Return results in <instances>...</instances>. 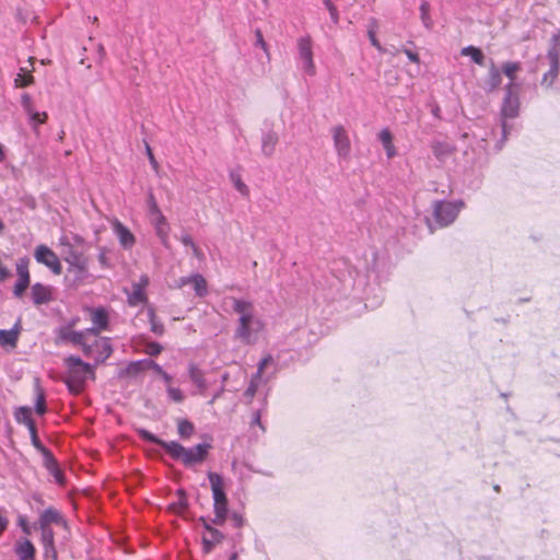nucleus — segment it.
<instances>
[{"label": "nucleus", "mask_w": 560, "mask_h": 560, "mask_svg": "<svg viewBox=\"0 0 560 560\" xmlns=\"http://www.w3.org/2000/svg\"><path fill=\"white\" fill-rule=\"evenodd\" d=\"M255 36H256V43L255 45L260 47L267 55H268V48H267V44L264 39V36H262V33L260 30H256L255 31Z\"/></svg>", "instance_id": "4d7b16f0"}, {"label": "nucleus", "mask_w": 560, "mask_h": 560, "mask_svg": "<svg viewBox=\"0 0 560 560\" xmlns=\"http://www.w3.org/2000/svg\"><path fill=\"white\" fill-rule=\"evenodd\" d=\"M145 365L148 368H151L159 375H161L164 372L163 368L161 365H159L156 362H154L153 360H150V359L145 360Z\"/></svg>", "instance_id": "052dcab7"}, {"label": "nucleus", "mask_w": 560, "mask_h": 560, "mask_svg": "<svg viewBox=\"0 0 560 560\" xmlns=\"http://www.w3.org/2000/svg\"><path fill=\"white\" fill-rule=\"evenodd\" d=\"M429 9H430V5L428 2H422L421 5H420V12H421V20L424 24L425 27H430L431 26V19L429 16Z\"/></svg>", "instance_id": "de8ad7c7"}, {"label": "nucleus", "mask_w": 560, "mask_h": 560, "mask_svg": "<svg viewBox=\"0 0 560 560\" xmlns=\"http://www.w3.org/2000/svg\"><path fill=\"white\" fill-rule=\"evenodd\" d=\"M14 552L19 560H36V549L33 542L26 538L20 539L14 545Z\"/></svg>", "instance_id": "5701e85b"}, {"label": "nucleus", "mask_w": 560, "mask_h": 560, "mask_svg": "<svg viewBox=\"0 0 560 560\" xmlns=\"http://www.w3.org/2000/svg\"><path fill=\"white\" fill-rule=\"evenodd\" d=\"M62 516L55 508L44 510L39 516V527H49L50 524H59Z\"/></svg>", "instance_id": "cd10ccee"}, {"label": "nucleus", "mask_w": 560, "mask_h": 560, "mask_svg": "<svg viewBox=\"0 0 560 560\" xmlns=\"http://www.w3.org/2000/svg\"><path fill=\"white\" fill-rule=\"evenodd\" d=\"M145 151H147V155L149 158V161L151 163V165L156 168L158 167V162L155 161V158L153 155V152L150 148V145L148 143H145Z\"/></svg>", "instance_id": "e2e57ef3"}, {"label": "nucleus", "mask_w": 560, "mask_h": 560, "mask_svg": "<svg viewBox=\"0 0 560 560\" xmlns=\"http://www.w3.org/2000/svg\"><path fill=\"white\" fill-rule=\"evenodd\" d=\"M69 267L67 269L68 276L71 277V282L74 287H79L90 277L89 260L83 253L75 250L71 246L65 257Z\"/></svg>", "instance_id": "0eeeda50"}, {"label": "nucleus", "mask_w": 560, "mask_h": 560, "mask_svg": "<svg viewBox=\"0 0 560 560\" xmlns=\"http://www.w3.org/2000/svg\"><path fill=\"white\" fill-rule=\"evenodd\" d=\"M192 279H194V275L191 276H186V277H180L177 282H176V287L182 289L184 288L185 285H188V284H191L192 283Z\"/></svg>", "instance_id": "bf43d9fd"}, {"label": "nucleus", "mask_w": 560, "mask_h": 560, "mask_svg": "<svg viewBox=\"0 0 560 560\" xmlns=\"http://www.w3.org/2000/svg\"><path fill=\"white\" fill-rule=\"evenodd\" d=\"M32 301L35 305L47 304L52 300V289L40 282H36L31 288Z\"/></svg>", "instance_id": "aec40b11"}, {"label": "nucleus", "mask_w": 560, "mask_h": 560, "mask_svg": "<svg viewBox=\"0 0 560 560\" xmlns=\"http://www.w3.org/2000/svg\"><path fill=\"white\" fill-rule=\"evenodd\" d=\"M180 242L185 245V246H189L190 248L195 245L192 238L188 235V234H184L180 236Z\"/></svg>", "instance_id": "0e129e2a"}, {"label": "nucleus", "mask_w": 560, "mask_h": 560, "mask_svg": "<svg viewBox=\"0 0 560 560\" xmlns=\"http://www.w3.org/2000/svg\"><path fill=\"white\" fill-rule=\"evenodd\" d=\"M33 75L31 73H27L25 69H21V72L18 73L16 78L14 79L15 86L18 88H25L33 83Z\"/></svg>", "instance_id": "a19ab883"}, {"label": "nucleus", "mask_w": 560, "mask_h": 560, "mask_svg": "<svg viewBox=\"0 0 560 560\" xmlns=\"http://www.w3.org/2000/svg\"><path fill=\"white\" fill-rule=\"evenodd\" d=\"M148 207H149V215L151 219L154 217H158L159 213H162L161 210L159 209L155 198L152 194L149 195Z\"/></svg>", "instance_id": "49530a36"}, {"label": "nucleus", "mask_w": 560, "mask_h": 560, "mask_svg": "<svg viewBox=\"0 0 560 560\" xmlns=\"http://www.w3.org/2000/svg\"><path fill=\"white\" fill-rule=\"evenodd\" d=\"M188 374L190 381L196 385L198 392L203 394L208 388L207 381L205 378L203 372L195 364L190 363L188 366Z\"/></svg>", "instance_id": "a878e982"}, {"label": "nucleus", "mask_w": 560, "mask_h": 560, "mask_svg": "<svg viewBox=\"0 0 560 560\" xmlns=\"http://www.w3.org/2000/svg\"><path fill=\"white\" fill-rule=\"evenodd\" d=\"M205 526V534L202 536V550L209 553L212 549L224 539V535L219 529L211 526L205 518L201 520Z\"/></svg>", "instance_id": "f3484780"}, {"label": "nucleus", "mask_w": 560, "mask_h": 560, "mask_svg": "<svg viewBox=\"0 0 560 560\" xmlns=\"http://www.w3.org/2000/svg\"><path fill=\"white\" fill-rule=\"evenodd\" d=\"M453 147L444 141H435L432 144V152L434 156L441 161L445 160L451 155Z\"/></svg>", "instance_id": "7c9ffc66"}, {"label": "nucleus", "mask_w": 560, "mask_h": 560, "mask_svg": "<svg viewBox=\"0 0 560 560\" xmlns=\"http://www.w3.org/2000/svg\"><path fill=\"white\" fill-rule=\"evenodd\" d=\"M19 338V329L16 327L12 329L0 330V346L15 347Z\"/></svg>", "instance_id": "c756f323"}, {"label": "nucleus", "mask_w": 560, "mask_h": 560, "mask_svg": "<svg viewBox=\"0 0 560 560\" xmlns=\"http://www.w3.org/2000/svg\"><path fill=\"white\" fill-rule=\"evenodd\" d=\"M42 455L45 468L55 478L56 482L60 486L65 485L63 472L60 470L54 454L47 450Z\"/></svg>", "instance_id": "412c9836"}, {"label": "nucleus", "mask_w": 560, "mask_h": 560, "mask_svg": "<svg viewBox=\"0 0 560 560\" xmlns=\"http://www.w3.org/2000/svg\"><path fill=\"white\" fill-rule=\"evenodd\" d=\"M191 285L197 296L203 298L208 294L207 281L202 275L194 273Z\"/></svg>", "instance_id": "72a5a7b5"}, {"label": "nucleus", "mask_w": 560, "mask_h": 560, "mask_svg": "<svg viewBox=\"0 0 560 560\" xmlns=\"http://www.w3.org/2000/svg\"><path fill=\"white\" fill-rule=\"evenodd\" d=\"M68 369V376L75 378V382H84L88 377H94L95 365L84 362L80 357L69 355L65 359Z\"/></svg>", "instance_id": "9b49d317"}, {"label": "nucleus", "mask_w": 560, "mask_h": 560, "mask_svg": "<svg viewBox=\"0 0 560 560\" xmlns=\"http://www.w3.org/2000/svg\"><path fill=\"white\" fill-rule=\"evenodd\" d=\"M334 145L340 160H348L351 152V142L343 126L338 125L331 130Z\"/></svg>", "instance_id": "4468645a"}, {"label": "nucleus", "mask_w": 560, "mask_h": 560, "mask_svg": "<svg viewBox=\"0 0 560 560\" xmlns=\"http://www.w3.org/2000/svg\"><path fill=\"white\" fill-rule=\"evenodd\" d=\"M81 349L86 358L94 360V365L105 362L113 352L110 339L107 337H100L92 343L85 340Z\"/></svg>", "instance_id": "9d476101"}, {"label": "nucleus", "mask_w": 560, "mask_h": 560, "mask_svg": "<svg viewBox=\"0 0 560 560\" xmlns=\"http://www.w3.org/2000/svg\"><path fill=\"white\" fill-rule=\"evenodd\" d=\"M91 320L93 323V327L85 329L88 335L98 336L100 331L105 330L108 327V314L103 307L92 311Z\"/></svg>", "instance_id": "6ab92c4d"}, {"label": "nucleus", "mask_w": 560, "mask_h": 560, "mask_svg": "<svg viewBox=\"0 0 560 560\" xmlns=\"http://www.w3.org/2000/svg\"><path fill=\"white\" fill-rule=\"evenodd\" d=\"M208 479L212 490L214 517L212 524L222 526L229 516L228 498L223 489V479L217 472H208Z\"/></svg>", "instance_id": "39448f33"}, {"label": "nucleus", "mask_w": 560, "mask_h": 560, "mask_svg": "<svg viewBox=\"0 0 560 560\" xmlns=\"http://www.w3.org/2000/svg\"><path fill=\"white\" fill-rule=\"evenodd\" d=\"M148 320L150 323V329L153 334L162 336L164 334V325L156 318L153 307H148L145 311Z\"/></svg>", "instance_id": "473e14b6"}, {"label": "nucleus", "mask_w": 560, "mask_h": 560, "mask_svg": "<svg viewBox=\"0 0 560 560\" xmlns=\"http://www.w3.org/2000/svg\"><path fill=\"white\" fill-rule=\"evenodd\" d=\"M211 447L210 443L205 442L187 448L176 441H170V444H165V452L185 467H192L206 460Z\"/></svg>", "instance_id": "20e7f679"}, {"label": "nucleus", "mask_w": 560, "mask_h": 560, "mask_svg": "<svg viewBox=\"0 0 560 560\" xmlns=\"http://www.w3.org/2000/svg\"><path fill=\"white\" fill-rule=\"evenodd\" d=\"M65 383L69 392L75 395L80 394L84 387V382H75V378L69 376H67Z\"/></svg>", "instance_id": "c03bdc74"}, {"label": "nucleus", "mask_w": 560, "mask_h": 560, "mask_svg": "<svg viewBox=\"0 0 560 560\" xmlns=\"http://www.w3.org/2000/svg\"><path fill=\"white\" fill-rule=\"evenodd\" d=\"M34 258L38 264L46 266L54 275H60L62 272L58 256L48 246L44 244L36 246Z\"/></svg>", "instance_id": "f8f14e48"}, {"label": "nucleus", "mask_w": 560, "mask_h": 560, "mask_svg": "<svg viewBox=\"0 0 560 560\" xmlns=\"http://www.w3.org/2000/svg\"><path fill=\"white\" fill-rule=\"evenodd\" d=\"M560 31L552 35L550 39L547 59L549 62V70L544 73L540 84L550 88L559 74L560 67Z\"/></svg>", "instance_id": "1a4fd4ad"}, {"label": "nucleus", "mask_w": 560, "mask_h": 560, "mask_svg": "<svg viewBox=\"0 0 560 560\" xmlns=\"http://www.w3.org/2000/svg\"><path fill=\"white\" fill-rule=\"evenodd\" d=\"M520 105V84H505L504 97L500 108L501 139L497 144L498 150L502 149L513 128V126L508 122V119H514L518 116Z\"/></svg>", "instance_id": "7ed1b4c3"}, {"label": "nucleus", "mask_w": 560, "mask_h": 560, "mask_svg": "<svg viewBox=\"0 0 560 560\" xmlns=\"http://www.w3.org/2000/svg\"><path fill=\"white\" fill-rule=\"evenodd\" d=\"M35 411L39 416H43L46 412L45 397L43 394L38 395V397L36 399Z\"/></svg>", "instance_id": "864d4df0"}, {"label": "nucleus", "mask_w": 560, "mask_h": 560, "mask_svg": "<svg viewBox=\"0 0 560 560\" xmlns=\"http://www.w3.org/2000/svg\"><path fill=\"white\" fill-rule=\"evenodd\" d=\"M501 82H502L501 71L495 66L494 61L491 60L490 66H489L488 77L485 80L483 89L489 93L493 92L501 85Z\"/></svg>", "instance_id": "b1692460"}, {"label": "nucleus", "mask_w": 560, "mask_h": 560, "mask_svg": "<svg viewBox=\"0 0 560 560\" xmlns=\"http://www.w3.org/2000/svg\"><path fill=\"white\" fill-rule=\"evenodd\" d=\"M191 249H192V255L197 259H199V260L203 259V253L201 252V249L196 244L191 247Z\"/></svg>", "instance_id": "774afa93"}, {"label": "nucleus", "mask_w": 560, "mask_h": 560, "mask_svg": "<svg viewBox=\"0 0 560 560\" xmlns=\"http://www.w3.org/2000/svg\"><path fill=\"white\" fill-rule=\"evenodd\" d=\"M167 396L174 402H182L184 400V394L179 388L167 386Z\"/></svg>", "instance_id": "a18cd8bd"}, {"label": "nucleus", "mask_w": 560, "mask_h": 560, "mask_svg": "<svg viewBox=\"0 0 560 560\" xmlns=\"http://www.w3.org/2000/svg\"><path fill=\"white\" fill-rule=\"evenodd\" d=\"M163 347L158 343V342H151L148 345L147 347V352L150 354V355H158L161 353Z\"/></svg>", "instance_id": "13d9d810"}, {"label": "nucleus", "mask_w": 560, "mask_h": 560, "mask_svg": "<svg viewBox=\"0 0 560 560\" xmlns=\"http://www.w3.org/2000/svg\"><path fill=\"white\" fill-rule=\"evenodd\" d=\"M97 259L103 268H108L110 266L109 259L107 257V249L105 247L101 248L97 255Z\"/></svg>", "instance_id": "6e6d98bb"}, {"label": "nucleus", "mask_w": 560, "mask_h": 560, "mask_svg": "<svg viewBox=\"0 0 560 560\" xmlns=\"http://www.w3.org/2000/svg\"><path fill=\"white\" fill-rule=\"evenodd\" d=\"M112 228L121 247H124L125 249H130L135 245V235L119 220L115 219L112 222Z\"/></svg>", "instance_id": "a211bd4d"}, {"label": "nucleus", "mask_w": 560, "mask_h": 560, "mask_svg": "<svg viewBox=\"0 0 560 560\" xmlns=\"http://www.w3.org/2000/svg\"><path fill=\"white\" fill-rule=\"evenodd\" d=\"M144 369H148V366L145 365V360H139V361L131 362L129 364L128 372L136 374Z\"/></svg>", "instance_id": "8fccbe9b"}, {"label": "nucleus", "mask_w": 560, "mask_h": 560, "mask_svg": "<svg viewBox=\"0 0 560 560\" xmlns=\"http://www.w3.org/2000/svg\"><path fill=\"white\" fill-rule=\"evenodd\" d=\"M521 69V63L517 61H506L502 63L501 72L509 78V83H516V72Z\"/></svg>", "instance_id": "2f4dec72"}, {"label": "nucleus", "mask_w": 560, "mask_h": 560, "mask_svg": "<svg viewBox=\"0 0 560 560\" xmlns=\"http://www.w3.org/2000/svg\"><path fill=\"white\" fill-rule=\"evenodd\" d=\"M327 10L329 11L332 22L338 23L339 16H338L337 8L335 5H332V7L328 8Z\"/></svg>", "instance_id": "69168bd1"}, {"label": "nucleus", "mask_w": 560, "mask_h": 560, "mask_svg": "<svg viewBox=\"0 0 560 560\" xmlns=\"http://www.w3.org/2000/svg\"><path fill=\"white\" fill-rule=\"evenodd\" d=\"M299 56L303 61V69L308 74L315 73V65L313 61L312 40L310 36L301 37L298 40Z\"/></svg>", "instance_id": "dca6fc26"}, {"label": "nucleus", "mask_w": 560, "mask_h": 560, "mask_svg": "<svg viewBox=\"0 0 560 560\" xmlns=\"http://www.w3.org/2000/svg\"><path fill=\"white\" fill-rule=\"evenodd\" d=\"M151 222L154 225L155 233H156L158 237L160 238L162 245L165 248H168L170 247V243H168L170 226L166 221V218L163 215V213H159L158 217H154L151 219Z\"/></svg>", "instance_id": "4be33fe9"}, {"label": "nucleus", "mask_w": 560, "mask_h": 560, "mask_svg": "<svg viewBox=\"0 0 560 560\" xmlns=\"http://www.w3.org/2000/svg\"><path fill=\"white\" fill-rule=\"evenodd\" d=\"M250 424H252V425H258V427H260L262 431L265 430V428H264V425H262V423H261V416H260V411H259V410H256V411L253 413Z\"/></svg>", "instance_id": "680f3d73"}, {"label": "nucleus", "mask_w": 560, "mask_h": 560, "mask_svg": "<svg viewBox=\"0 0 560 560\" xmlns=\"http://www.w3.org/2000/svg\"><path fill=\"white\" fill-rule=\"evenodd\" d=\"M463 56H469L471 60L479 66H483L485 63V55L481 49L475 46L464 47L460 51Z\"/></svg>", "instance_id": "f704fd0d"}, {"label": "nucleus", "mask_w": 560, "mask_h": 560, "mask_svg": "<svg viewBox=\"0 0 560 560\" xmlns=\"http://www.w3.org/2000/svg\"><path fill=\"white\" fill-rule=\"evenodd\" d=\"M15 420L24 425L27 424L33 420L31 409L28 407H20L15 412Z\"/></svg>", "instance_id": "79ce46f5"}, {"label": "nucleus", "mask_w": 560, "mask_h": 560, "mask_svg": "<svg viewBox=\"0 0 560 560\" xmlns=\"http://www.w3.org/2000/svg\"><path fill=\"white\" fill-rule=\"evenodd\" d=\"M277 143H278V135L272 130L265 131L261 137L262 154L266 156H271L275 152Z\"/></svg>", "instance_id": "bb28decb"}, {"label": "nucleus", "mask_w": 560, "mask_h": 560, "mask_svg": "<svg viewBox=\"0 0 560 560\" xmlns=\"http://www.w3.org/2000/svg\"><path fill=\"white\" fill-rule=\"evenodd\" d=\"M229 300L233 311L238 314L234 339L243 345H255L265 328L264 320L256 314L253 302L233 296Z\"/></svg>", "instance_id": "f03ea898"}, {"label": "nucleus", "mask_w": 560, "mask_h": 560, "mask_svg": "<svg viewBox=\"0 0 560 560\" xmlns=\"http://www.w3.org/2000/svg\"><path fill=\"white\" fill-rule=\"evenodd\" d=\"M31 435V441H32V445L38 451L40 452V454H43L45 451H47L48 448L40 442L38 435H37V431L36 432H33V433H30Z\"/></svg>", "instance_id": "3c124183"}, {"label": "nucleus", "mask_w": 560, "mask_h": 560, "mask_svg": "<svg viewBox=\"0 0 560 560\" xmlns=\"http://www.w3.org/2000/svg\"><path fill=\"white\" fill-rule=\"evenodd\" d=\"M378 27L376 19L372 18L370 20V24L368 26V37L371 42V45L375 47L380 52H383V47L378 39L376 38V30Z\"/></svg>", "instance_id": "e433bc0d"}, {"label": "nucleus", "mask_w": 560, "mask_h": 560, "mask_svg": "<svg viewBox=\"0 0 560 560\" xmlns=\"http://www.w3.org/2000/svg\"><path fill=\"white\" fill-rule=\"evenodd\" d=\"M276 372L277 364L275 359L271 355L265 357L259 362L256 373L252 376L249 385L244 392V398L246 402H252L258 387L261 384H267L276 375Z\"/></svg>", "instance_id": "423d86ee"}, {"label": "nucleus", "mask_w": 560, "mask_h": 560, "mask_svg": "<svg viewBox=\"0 0 560 560\" xmlns=\"http://www.w3.org/2000/svg\"><path fill=\"white\" fill-rule=\"evenodd\" d=\"M85 330H72L71 326H62L56 329V343H65L70 342L74 346H80L82 348L85 337H86Z\"/></svg>", "instance_id": "2eb2a0df"}, {"label": "nucleus", "mask_w": 560, "mask_h": 560, "mask_svg": "<svg viewBox=\"0 0 560 560\" xmlns=\"http://www.w3.org/2000/svg\"><path fill=\"white\" fill-rule=\"evenodd\" d=\"M405 54L406 56L408 57V59L411 61V62H418L419 61V57L416 52L409 50V49H405Z\"/></svg>", "instance_id": "338daca9"}, {"label": "nucleus", "mask_w": 560, "mask_h": 560, "mask_svg": "<svg viewBox=\"0 0 560 560\" xmlns=\"http://www.w3.org/2000/svg\"><path fill=\"white\" fill-rule=\"evenodd\" d=\"M44 560H58V555L55 545L43 547Z\"/></svg>", "instance_id": "603ef678"}, {"label": "nucleus", "mask_w": 560, "mask_h": 560, "mask_svg": "<svg viewBox=\"0 0 560 560\" xmlns=\"http://www.w3.org/2000/svg\"><path fill=\"white\" fill-rule=\"evenodd\" d=\"M230 179L235 187V189L244 197H247L249 194V189L247 185L242 180L238 172L232 170L230 172Z\"/></svg>", "instance_id": "c9c22d12"}, {"label": "nucleus", "mask_w": 560, "mask_h": 560, "mask_svg": "<svg viewBox=\"0 0 560 560\" xmlns=\"http://www.w3.org/2000/svg\"><path fill=\"white\" fill-rule=\"evenodd\" d=\"M177 432L182 439H189L194 432V424L187 419H179L177 421Z\"/></svg>", "instance_id": "4c0bfd02"}, {"label": "nucleus", "mask_w": 560, "mask_h": 560, "mask_svg": "<svg viewBox=\"0 0 560 560\" xmlns=\"http://www.w3.org/2000/svg\"><path fill=\"white\" fill-rule=\"evenodd\" d=\"M464 206V201L462 200L435 201L433 205V217L435 224L439 228H446L451 225L456 220Z\"/></svg>", "instance_id": "6e6552de"}, {"label": "nucleus", "mask_w": 560, "mask_h": 560, "mask_svg": "<svg viewBox=\"0 0 560 560\" xmlns=\"http://www.w3.org/2000/svg\"><path fill=\"white\" fill-rule=\"evenodd\" d=\"M371 262H365L363 267L352 266L349 260L340 258L334 261L331 267L332 277L338 283H331L336 290L346 295L351 291H362L366 285V275L369 271L376 270V252L371 250Z\"/></svg>", "instance_id": "f257e3e1"}, {"label": "nucleus", "mask_w": 560, "mask_h": 560, "mask_svg": "<svg viewBox=\"0 0 560 560\" xmlns=\"http://www.w3.org/2000/svg\"><path fill=\"white\" fill-rule=\"evenodd\" d=\"M42 530L40 541L43 547L55 545V534L50 527H39Z\"/></svg>", "instance_id": "37998d69"}, {"label": "nucleus", "mask_w": 560, "mask_h": 560, "mask_svg": "<svg viewBox=\"0 0 560 560\" xmlns=\"http://www.w3.org/2000/svg\"><path fill=\"white\" fill-rule=\"evenodd\" d=\"M148 284V278L144 277L141 279L140 283H133L132 284V291L130 294H128V303L131 306H136L140 303L147 302V296L143 291V287Z\"/></svg>", "instance_id": "393cba45"}, {"label": "nucleus", "mask_w": 560, "mask_h": 560, "mask_svg": "<svg viewBox=\"0 0 560 560\" xmlns=\"http://www.w3.org/2000/svg\"><path fill=\"white\" fill-rule=\"evenodd\" d=\"M137 432H138V435L143 441L160 445L161 447H163L164 451H165V444H170V442L158 438L156 435H154L153 433H151L150 431H148L145 429H138Z\"/></svg>", "instance_id": "58836bf2"}, {"label": "nucleus", "mask_w": 560, "mask_h": 560, "mask_svg": "<svg viewBox=\"0 0 560 560\" xmlns=\"http://www.w3.org/2000/svg\"><path fill=\"white\" fill-rule=\"evenodd\" d=\"M27 116L30 124L35 131H37L38 126L44 124L47 119V114L45 112H37L35 109L27 113Z\"/></svg>", "instance_id": "ea45409f"}, {"label": "nucleus", "mask_w": 560, "mask_h": 560, "mask_svg": "<svg viewBox=\"0 0 560 560\" xmlns=\"http://www.w3.org/2000/svg\"><path fill=\"white\" fill-rule=\"evenodd\" d=\"M21 103L26 114L31 113L34 109L32 97L30 96V94L24 93L21 97Z\"/></svg>", "instance_id": "5fc2aeb1"}, {"label": "nucleus", "mask_w": 560, "mask_h": 560, "mask_svg": "<svg viewBox=\"0 0 560 560\" xmlns=\"http://www.w3.org/2000/svg\"><path fill=\"white\" fill-rule=\"evenodd\" d=\"M378 140L381 141L384 150L386 151V155L388 159H392L396 155V149L393 144V136L388 129H383L378 133Z\"/></svg>", "instance_id": "c85d7f7f"}, {"label": "nucleus", "mask_w": 560, "mask_h": 560, "mask_svg": "<svg viewBox=\"0 0 560 560\" xmlns=\"http://www.w3.org/2000/svg\"><path fill=\"white\" fill-rule=\"evenodd\" d=\"M28 264H30V259L26 256L19 258V260L16 261L18 281L15 282V284L13 287V295L15 298H22L25 290L30 285L31 276H30V271H28Z\"/></svg>", "instance_id": "ddd939ff"}, {"label": "nucleus", "mask_w": 560, "mask_h": 560, "mask_svg": "<svg viewBox=\"0 0 560 560\" xmlns=\"http://www.w3.org/2000/svg\"><path fill=\"white\" fill-rule=\"evenodd\" d=\"M228 518H230V522L234 528H241L245 522L243 515L237 512H232L229 514Z\"/></svg>", "instance_id": "09e8293b"}]
</instances>
